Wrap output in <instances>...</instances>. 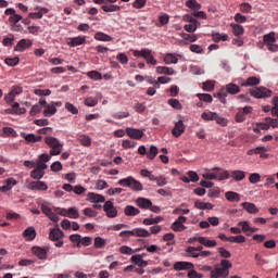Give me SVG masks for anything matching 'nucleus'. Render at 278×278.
<instances>
[{
    "label": "nucleus",
    "mask_w": 278,
    "mask_h": 278,
    "mask_svg": "<svg viewBox=\"0 0 278 278\" xmlns=\"http://www.w3.org/2000/svg\"><path fill=\"white\" fill-rule=\"evenodd\" d=\"M232 267L231 261L222 260L220 266H216L214 269H212V266H206V270H211V278H226L229 277V269Z\"/></svg>",
    "instance_id": "obj_1"
},
{
    "label": "nucleus",
    "mask_w": 278,
    "mask_h": 278,
    "mask_svg": "<svg viewBox=\"0 0 278 278\" xmlns=\"http://www.w3.org/2000/svg\"><path fill=\"white\" fill-rule=\"evenodd\" d=\"M4 14L9 16V23L11 24L12 31H21L23 26L18 23L23 21V15L16 13V10L9 8L4 11Z\"/></svg>",
    "instance_id": "obj_2"
},
{
    "label": "nucleus",
    "mask_w": 278,
    "mask_h": 278,
    "mask_svg": "<svg viewBox=\"0 0 278 278\" xmlns=\"http://www.w3.org/2000/svg\"><path fill=\"white\" fill-rule=\"evenodd\" d=\"M134 58H144L147 64H151L152 66H156L157 60L155 56H153V53L151 50L143 48L141 50H134L132 51Z\"/></svg>",
    "instance_id": "obj_3"
},
{
    "label": "nucleus",
    "mask_w": 278,
    "mask_h": 278,
    "mask_svg": "<svg viewBox=\"0 0 278 278\" xmlns=\"http://www.w3.org/2000/svg\"><path fill=\"white\" fill-rule=\"evenodd\" d=\"M46 144L50 147V155H60L62 153V149L64 146L55 137H46L45 138Z\"/></svg>",
    "instance_id": "obj_4"
},
{
    "label": "nucleus",
    "mask_w": 278,
    "mask_h": 278,
    "mask_svg": "<svg viewBox=\"0 0 278 278\" xmlns=\"http://www.w3.org/2000/svg\"><path fill=\"white\" fill-rule=\"evenodd\" d=\"M263 42L267 47L268 51H270L271 53H277L278 45H276L277 38H275V33L274 31L264 35L263 36Z\"/></svg>",
    "instance_id": "obj_5"
},
{
    "label": "nucleus",
    "mask_w": 278,
    "mask_h": 278,
    "mask_svg": "<svg viewBox=\"0 0 278 278\" xmlns=\"http://www.w3.org/2000/svg\"><path fill=\"white\" fill-rule=\"evenodd\" d=\"M250 94L251 97H254V99H266L273 94V91L266 87H258L256 89H251Z\"/></svg>",
    "instance_id": "obj_6"
},
{
    "label": "nucleus",
    "mask_w": 278,
    "mask_h": 278,
    "mask_svg": "<svg viewBox=\"0 0 278 278\" xmlns=\"http://www.w3.org/2000/svg\"><path fill=\"white\" fill-rule=\"evenodd\" d=\"M87 201H89L90 203H96V204H93V207H94V210H99V207H101V205L99 203H105V197H103L99 193L89 192L87 194Z\"/></svg>",
    "instance_id": "obj_7"
},
{
    "label": "nucleus",
    "mask_w": 278,
    "mask_h": 278,
    "mask_svg": "<svg viewBox=\"0 0 278 278\" xmlns=\"http://www.w3.org/2000/svg\"><path fill=\"white\" fill-rule=\"evenodd\" d=\"M126 134L128 138H131V140H142L144 137V130H140L138 128L127 127Z\"/></svg>",
    "instance_id": "obj_8"
},
{
    "label": "nucleus",
    "mask_w": 278,
    "mask_h": 278,
    "mask_svg": "<svg viewBox=\"0 0 278 278\" xmlns=\"http://www.w3.org/2000/svg\"><path fill=\"white\" fill-rule=\"evenodd\" d=\"M185 131H186V125H184V121L180 119L175 124L172 130V136H174V138H179Z\"/></svg>",
    "instance_id": "obj_9"
},
{
    "label": "nucleus",
    "mask_w": 278,
    "mask_h": 278,
    "mask_svg": "<svg viewBox=\"0 0 278 278\" xmlns=\"http://www.w3.org/2000/svg\"><path fill=\"white\" fill-rule=\"evenodd\" d=\"M186 223L185 216H179L173 224L172 229L173 231H186V226L184 225Z\"/></svg>",
    "instance_id": "obj_10"
},
{
    "label": "nucleus",
    "mask_w": 278,
    "mask_h": 278,
    "mask_svg": "<svg viewBox=\"0 0 278 278\" xmlns=\"http://www.w3.org/2000/svg\"><path fill=\"white\" fill-rule=\"evenodd\" d=\"M86 45V36L72 37L67 41L68 47H81Z\"/></svg>",
    "instance_id": "obj_11"
},
{
    "label": "nucleus",
    "mask_w": 278,
    "mask_h": 278,
    "mask_svg": "<svg viewBox=\"0 0 278 278\" xmlns=\"http://www.w3.org/2000/svg\"><path fill=\"white\" fill-rule=\"evenodd\" d=\"M28 190H48L49 187L43 181H31L27 185Z\"/></svg>",
    "instance_id": "obj_12"
},
{
    "label": "nucleus",
    "mask_w": 278,
    "mask_h": 278,
    "mask_svg": "<svg viewBox=\"0 0 278 278\" xmlns=\"http://www.w3.org/2000/svg\"><path fill=\"white\" fill-rule=\"evenodd\" d=\"M194 264L190 262H176L174 264V270H192Z\"/></svg>",
    "instance_id": "obj_13"
},
{
    "label": "nucleus",
    "mask_w": 278,
    "mask_h": 278,
    "mask_svg": "<svg viewBox=\"0 0 278 278\" xmlns=\"http://www.w3.org/2000/svg\"><path fill=\"white\" fill-rule=\"evenodd\" d=\"M230 177L233 181H243V179H247V173L244 170L235 169L230 172Z\"/></svg>",
    "instance_id": "obj_14"
},
{
    "label": "nucleus",
    "mask_w": 278,
    "mask_h": 278,
    "mask_svg": "<svg viewBox=\"0 0 278 278\" xmlns=\"http://www.w3.org/2000/svg\"><path fill=\"white\" fill-rule=\"evenodd\" d=\"M49 238L52 242H58V240L64 238V232L60 228H53L50 230Z\"/></svg>",
    "instance_id": "obj_15"
},
{
    "label": "nucleus",
    "mask_w": 278,
    "mask_h": 278,
    "mask_svg": "<svg viewBox=\"0 0 278 278\" xmlns=\"http://www.w3.org/2000/svg\"><path fill=\"white\" fill-rule=\"evenodd\" d=\"M35 10H39L38 12H30L28 14V18H42L45 14H49V9L37 7Z\"/></svg>",
    "instance_id": "obj_16"
},
{
    "label": "nucleus",
    "mask_w": 278,
    "mask_h": 278,
    "mask_svg": "<svg viewBox=\"0 0 278 278\" xmlns=\"http://www.w3.org/2000/svg\"><path fill=\"white\" fill-rule=\"evenodd\" d=\"M21 136H23V138L25 139V141L28 143V144H31V143H36V142H40L42 140V137L41 136H36L34 134H25V132H22Z\"/></svg>",
    "instance_id": "obj_17"
},
{
    "label": "nucleus",
    "mask_w": 278,
    "mask_h": 278,
    "mask_svg": "<svg viewBox=\"0 0 278 278\" xmlns=\"http://www.w3.org/2000/svg\"><path fill=\"white\" fill-rule=\"evenodd\" d=\"M94 40H99V42H112L114 38L103 31H98L93 36Z\"/></svg>",
    "instance_id": "obj_18"
},
{
    "label": "nucleus",
    "mask_w": 278,
    "mask_h": 278,
    "mask_svg": "<svg viewBox=\"0 0 278 278\" xmlns=\"http://www.w3.org/2000/svg\"><path fill=\"white\" fill-rule=\"evenodd\" d=\"M136 203L138 205V207H141L142 210H149V207H152L153 202H151V200L147 199V198H138L136 200Z\"/></svg>",
    "instance_id": "obj_19"
},
{
    "label": "nucleus",
    "mask_w": 278,
    "mask_h": 278,
    "mask_svg": "<svg viewBox=\"0 0 278 278\" xmlns=\"http://www.w3.org/2000/svg\"><path fill=\"white\" fill-rule=\"evenodd\" d=\"M21 104H18V102H14V104L12 105V109L7 110V114H25V112H27V110L25 108H20Z\"/></svg>",
    "instance_id": "obj_20"
},
{
    "label": "nucleus",
    "mask_w": 278,
    "mask_h": 278,
    "mask_svg": "<svg viewBox=\"0 0 278 278\" xmlns=\"http://www.w3.org/2000/svg\"><path fill=\"white\" fill-rule=\"evenodd\" d=\"M130 233H132V236L136 238H149L151 236V232L144 228H135Z\"/></svg>",
    "instance_id": "obj_21"
},
{
    "label": "nucleus",
    "mask_w": 278,
    "mask_h": 278,
    "mask_svg": "<svg viewBox=\"0 0 278 278\" xmlns=\"http://www.w3.org/2000/svg\"><path fill=\"white\" fill-rule=\"evenodd\" d=\"M33 253L38 257V260H47V249L33 247Z\"/></svg>",
    "instance_id": "obj_22"
},
{
    "label": "nucleus",
    "mask_w": 278,
    "mask_h": 278,
    "mask_svg": "<svg viewBox=\"0 0 278 278\" xmlns=\"http://www.w3.org/2000/svg\"><path fill=\"white\" fill-rule=\"evenodd\" d=\"M23 236L28 240V242H31V240H36V228L28 227L24 230Z\"/></svg>",
    "instance_id": "obj_23"
},
{
    "label": "nucleus",
    "mask_w": 278,
    "mask_h": 278,
    "mask_svg": "<svg viewBox=\"0 0 278 278\" xmlns=\"http://www.w3.org/2000/svg\"><path fill=\"white\" fill-rule=\"evenodd\" d=\"M213 42H227L229 40V36L227 34L220 33H212Z\"/></svg>",
    "instance_id": "obj_24"
},
{
    "label": "nucleus",
    "mask_w": 278,
    "mask_h": 278,
    "mask_svg": "<svg viewBox=\"0 0 278 278\" xmlns=\"http://www.w3.org/2000/svg\"><path fill=\"white\" fill-rule=\"evenodd\" d=\"M60 215L66 216L67 218H79V212L77 210H62Z\"/></svg>",
    "instance_id": "obj_25"
},
{
    "label": "nucleus",
    "mask_w": 278,
    "mask_h": 278,
    "mask_svg": "<svg viewBox=\"0 0 278 278\" xmlns=\"http://www.w3.org/2000/svg\"><path fill=\"white\" fill-rule=\"evenodd\" d=\"M157 75H175V70L173 67L157 66Z\"/></svg>",
    "instance_id": "obj_26"
},
{
    "label": "nucleus",
    "mask_w": 278,
    "mask_h": 278,
    "mask_svg": "<svg viewBox=\"0 0 278 278\" xmlns=\"http://www.w3.org/2000/svg\"><path fill=\"white\" fill-rule=\"evenodd\" d=\"M28 47H31V42L27 39H22L15 46V51H25Z\"/></svg>",
    "instance_id": "obj_27"
},
{
    "label": "nucleus",
    "mask_w": 278,
    "mask_h": 278,
    "mask_svg": "<svg viewBox=\"0 0 278 278\" xmlns=\"http://www.w3.org/2000/svg\"><path fill=\"white\" fill-rule=\"evenodd\" d=\"M260 84V78L255 77V76H250L247 81L242 83L241 86L243 88H247L249 86H258Z\"/></svg>",
    "instance_id": "obj_28"
},
{
    "label": "nucleus",
    "mask_w": 278,
    "mask_h": 278,
    "mask_svg": "<svg viewBox=\"0 0 278 278\" xmlns=\"http://www.w3.org/2000/svg\"><path fill=\"white\" fill-rule=\"evenodd\" d=\"M225 197L227 201H230L231 203H238V201H240V194L233 191H227Z\"/></svg>",
    "instance_id": "obj_29"
},
{
    "label": "nucleus",
    "mask_w": 278,
    "mask_h": 278,
    "mask_svg": "<svg viewBox=\"0 0 278 278\" xmlns=\"http://www.w3.org/2000/svg\"><path fill=\"white\" fill-rule=\"evenodd\" d=\"M56 112H58V109L55 108V104H48L43 110V116L46 117L53 116Z\"/></svg>",
    "instance_id": "obj_30"
},
{
    "label": "nucleus",
    "mask_w": 278,
    "mask_h": 278,
    "mask_svg": "<svg viewBox=\"0 0 278 278\" xmlns=\"http://www.w3.org/2000/svg\"><path fill=\"white\" fill-rule=\"evenodd\" d=\"M227 94H229L227 87H223L215 97L218 98L220 103H227Z\"/></svg>",
    "instance_id": "obj_31"
},
{
    "label": "nucleus",
    "mask_w": 278,
    "mask_h": 278,
    "mask_svg": "<svg viewBox=\"0 0 278 278\" xmlns=\"http://www.w3.org/2000/svg\"><path fill=\"white\" fill-rule=\"evenodd\" d=\"M103 12H121V7L118 4H103L101 7Z\"/></svg>",
    "instance_id": "obj_32"
},
{
    "label": "nucleus",
    "mask_w": 278,
    "mask_h": 278,
    "mask_svg": "<svg viewBox=\"0 0 278 278\" xmlns=\"http://www.w3.org/2000/svg\"><path fill=\"white\" fill-rule=\"evenodd\" d=\"M165 64H177L179 62V59L177 58V54L174 53H167L164 56Z\"/></svg>",
    "instance_id": "obj_33"
},
{
    "label": "nucleus",
    "mask_w": 278,
    "mask_h": 278,
    "mask_svg": "<svg viewBox=\"0 0 278 278\" xmlns=\"http://www.w3.org/2000/svg\"><path fill=\"white\" fill-rule=\"evenodd\" d=\"M198 242H200V244H203L204 247H208V248H214L216 247V241L214 240H208L207 238L205 237H199L198 238Z\"/></svg>",
    "instance_id": "obj_34"
},
{
    "label": "nucleus",
    "mask_w": 278,
    "mask_h": 278,
    "mask_svg": "<svg viewBox=\"0 0 278 278\" xmlns=\"http://www.w3.org/2000/svg\"><path fill=\"white\" fill-rule=\"evenodd\" d=\"M226 91L228 92V94H238V92H240V87L236 84H228L226 85Z\"/></svg>",
    "instance_id": "obj_35"
},
{
    "label": "nucleus",
    "mask_w": 278,
    "mask_h": 278,
    "mask_svg": "<svg viewBox=\"0 0 278 278\" xmlns=\"http://www.w3.org/2000/svg\"><path fill=\"white\" fill-rule=\"evenodd\" d=\"M52 223H58L60 220V217L58 216V213L53 212V210H43L42 211Z\"/></svg>",
    "instance_id": "obj_36"
},
{
    "label": "nucleus",
    "mask_w": 278,
    "mask_h": 278,
    "mask_svg": "<svg viewBox=\"0 0 278 278\" xmlns=\"http://www.w3.org/2000/svg\"><path fill=\"white\" fill-rule=\"evenodd\" d=\"M266 151H268V149H266V147H257L255 149L249 150L248 155H261L263 153H266Z\"/></svg>",
    "instance_id": "obj_37"
},
{
    "label": "nucleus",
    "mask_w": 278,
    "mask_h": 278,
    "mask_svg": "<svg viewBox=\"0 0 278 278\" xmlns=\"http://www.w3.org/2000/svg\"><path fill=\"white\" fill-rule=\"evenodd\" d=\"M130 190L140 192V191L144 190V187L142 186V184L140 181L132 178V181L130 182Z\"/></svg>",
    "instance_id": "obj_38"
},
{
    "label": "nucleus",
    "mask_w": 278,
    "mask_h": 278,
    "mask_svg": "<svg viewBox=\"0 0 278 278\" xmlns=\"http://www.w3.org/2000/svg\"><path fill=\"white\" fill-rule=\"evenodd\" d=\"M87 76L89 77V79H93V81H101V79H103V75H101V73L97 71L88 72Z\"/></svg>",
    "instance_id": "obj_39"
},
{
    "label": "nucleus",
    "mask_w": 278,
    "mask_h": 278,
    "mask_svg": "<svg viewBox=\"0 0 278 278\" xmlns=\"http://www.w3.org/2000/svg\"><path fill=\"white\" fill-rule=\"evenodd\" d=\"M30 177L33 179H37V181H38L39 179H42L45 177V170L35 168L30 172Z\"/></svg>",
    "instance_id": "obj_40"
},
{
    "label": "nucleus",
    "mask_w": 278,
    "mask_h": 278,
    "mask_svg": "<svg viewBox=\"0 0 278 278\" xmlns=\"http://www.w3.org/2000/svg\"><path fill=\"white\" fill-rule=\"evenodd\" d=\"M231 27H232V34L235 36H242V34H244V27L242 25L231 24Z\"/></svg>",
    "instance_id": "obj_41"
},
{
    "label": "nucleus",
    "mask_w": 278,
    "mask_h": 278,
    "mask_svg": "<svg viewBox=\"0 0 278 278\" xmlns=\"http://www.w3.org/2000/svg\"><path fill=\"white\" fill-rule=\"evenodd\" d=\"M131 181H134V177L129 176L127 178L119 179L118 186H123V188H131Z\"/></svg>",
    "instance_id": "obj_42"
},
{
    "label": "nucleus",
    "mask_w": 278,
    "mask_h": 278,
    "mask_svg": "<svg viewBox=\"0 0 278 278\" xmlns=\"http://www.w3.org/2000/svg\"><path fill=\"white\" fill-rule=\"evenodd\" d=\"M130 114L127 111H121L117 113H113L112 117L115 118L116 121H123V118H129Z\"/></svg>",
    "instance_id": "obj_43"
},
{
    "label": "nucleus",
    "mask_w": 278,
    "mask_h": 278,
    "mask_svg": "<svg viewBox=\"0 0 278 278\" xmlns=\"http://www.w3.org/2000/svg\"><path fill=\"white\" fill-rule=\"evenodd\" d=\"M186 7L190 10H201V3H199L197 0H187Z\"/></svg>",
    "instance_id": "obj_44"
},
{
    "label": "nucleus",
    "mask_w": 278,
    "mask_h": 278,
    "mask_svg": "<svg viewBox=\"0 0 278 278\" xmlns=\"http://www.w3.org/2000/svg\"><path fill=\"white\" fill-rule=\"evenodd\" d=\"M238 226L241 227V231H243V233L251 236V226L249 225V222H239Z\"/></svg>",
    "instance_id": "obj_45"
},
{
    "label": "nucleus",
    "mask_w": 278,
    "mask_h": 278,
    "mask_svg": "<svg viewBox=\"0 0 278 278\" xmlns=\"http://www.w3.org/2000/svg\"><path fill=\"white\" fill-rule=\"evenodd\" d=\"M197 97L200 101H203L204 103H212V101H214L212 94L210 93H198Z\"/></svg>",
    "instance_id": "obj_46"
},
{
    "label": "nucleus",
    "mask_w": 278,
    "mask_h": 278,
    "mask_svg": "<svg viewBox=\"0 0 278 278\" xmlns=\"http://www.w3.org/2000/svg\"><path fill=\"white\" fill-rule=\"evenodd\" d=\"M216 118V112H204L201 114V119L202 121H214Z\"/></svg>",
    "instance_id": "obj_47"
},
{
    "label": "nucleus",
    "mask_w": 278,
    "mask_h": 278,
    "mask_svg": "<svg viewBox=\"0 0 278 278\" xmlns=\"http://www.w3.org/2000/svg\"><path fill=\"white\" fill-rule=\"evenodd\" d=\"M157 147L151 146L149 152L147 153L148 160H155V157H157Z\"/></svg>",
    "instance_id": "obj_48"
},
{
    "label": "nucleus",
    "mask_w": 278,
    "mask_h": 278,
    "mask_svg": "<svg viewBox=\"0 0 278 278\" xmlns=\"http://www.w3.org/2000/svg\"><path fill=\"white\" fill-rule=\"evenodd\" d=\"M260 129H263V130H268L270 129V124L269 122H263V123H258L256 124V128H254V131L255 134H260Z\"/></svg>",
    "instance_id": "obj_49"
},
{
    "label": "nucleus",
    "mask_w": 278,
    "mask_h": 278,
    "mask_svg": "<svg viewBox=\"0 0 278 278\" xmlns=\"http://www.w3.org/2000/svg\"><path fill=\"white\" fill-rule=\"evenodd\" d=\"M93 244H94L96 249H103L105 247V244H108V241H105V239H103L101 237H96Z\"/></svg>",
    "instance_id": "obj_50"
},
{
    "label": "nucleus",
    "mask_w": 278,
    "mask_h": 278,
    "mask_svg": "<svg viewBox=\"0 0 278 278\" xmlns=\"http://www.w3.org/2000/svg\"><path fill=\"white\" fill-rule=\"evenodd\" d=\"M194 207H197L198 210H212V207H214V206L212 205V203L197 201L194 203Z\"/></svg>",
    "instance_id": "obj_51"
},
{
    "label": "nucleus",
    "mask_w": 278,
    "mask_h": 278,
    "mask_svg": "<svg viewBox=\"0 0 278 278\" xmlns=\"http://www.w3.org/2000/svg\"><path fill=\"white\" fill-rule=\"evenodd\" d=\"M3 47H13L14 46V35L10 34L9 37H4L2 40Z\"/></svg>",
    "instance_id": "obj_52"
},
{
    "label": "nucleus",
    "mask_w": 278,
    "mask_h": 278,
    "mask_svg": "<svg viewBox=\"0 0 278 278\" xmlns=\"http://www.w3.org/2000/svg\"><path fill=\"white\" fill-rule=\"evenodd\" d=\"M168 105H170V108H173L174 110H182L184 109V106L181 105V102H179V100H177V99H169Z\"/></svg>",
    "instance_id": "obj_53"
},
{
    "label": "nucleus",
    "mask_w": 278,
    "mask_h": 278,
    "mask_svg": "<svg viewBox=\"0 0 278 278\" xmlns=\"http://www.w3.org/2000/svg\"><path fill=\"white\" fill-rule=\"evenodd\" d=\"M214 121L217 123V125H220L222 127H227L229 123L227 118L219 116L218 113H215Z\"/></svg>",
    "instance_id": "obj_54"
},
{
    "label": "nucleus",
    "mask_w": 278,
    "mask_h": 278,
    "mask_svg": "<svg viewBox=\"0 0 278 278\" xmlns=\"http://www.w3.org/2000/svg\"><path fill=\"white\" fill-rule=\"evenodd\" d=\"M217 181H225V179H229L231 177V174L229 170H223L222 173H216Z\"/></svg>",
    "instance_id": "obj_55"
},
{
    "label": "nucleus",
    "mask_w": 278,
    "mask_h": 278,
    "mask_svg": "<svg viewBox=\"0 0 278 278\" xmlns=\"http://www.w3.org/2000/svg\"><path fill=\"white\" fill-rule=\"evenodd\" d=\"M249 181L250 184H260V181H262V175L257 173H252L249 176Z\"/></svg>",
    "instance_id": "obj_56"
},
{
    "label": "nucleus",
    "mask_w": 278,
    "mask_h": 278,
    "mask_svg": "<svg viewBox=\"0 0 278 278\" xmlns=\"http://www.w3.org/2000/svg\"><path fill=\"white\" fill-rule=\"evenodd\" d=\"M155 181L157 186H160L161 188L166 186V184H168V181L166 180V177L164 176H154L153 180Z\"/></svg>",
    "instance_id": "obj_57"
},
{
    "label": "nucleus",
    "mask_w": 278,
    "mask_h": 278,
    "mask_svg": "<svg viewBox=\"0 0 278 278\" xmlns=\"http://www.w3.org/2000/svg\"><path fill=\"white\" fill-rule=\"evenodd\" d=\"M70 240L71 242H73L74 244H76V247H81V235L75 233L70 236Z\"/></svg>",
    "instance_id": "obj_58"
},
{
    "label": "nucleus",
    "mask_w": 278,
    "mask_h": 278,
    "mask_svg": "<svg viewBox=\"0 0 278 278\" xmlns=\"http://www.w3.org/2000/svg\"><path fill=\"white\" fill-rule=\"evenodd\" d=\"M240 10L243 14H249L253 10V7L249 2H243L240 4Z\"/></svg>",
    "instance_id": "obj_59"
},
{
    "label": "nucleus",
    "mask_w": 278,
    "mask_h": 278,
    "mask_svg": "<svg viewBox=\"0 0 278 278\" xmlns=\"http://www.w3.org/2000/svg\"><path fill=\"white\" fill-rule=\"evenodd\" d=\"M116 60H118L119 64H128L129 58L125 52H119L116 56Z\"/></svg>",
    "instance_id": "obj_60"
},
{
    "label": "nucleus",
    "mask_w": 278,
    "mask_h": 278,
    "mask_svg": "<svg viewBox=\"0 0 278 278\" xmlns=\"http://www.w3.org/2000/svg\"><path fill=\"white\" fill-rule=\"evenodd\" d=\"M162 222V217H155V218H144L143 225H157V223Z\"/></svg>",
    "instance_id": "obj_61"
},
{
    "label": "nucleus",
    "mask_w": 278,
    "mask_h": 278,
    "mask_svg": "<svg viewBox=\"0 0 278 278\" xmlns=\"http://www.w3.org/2000/svg\"><path fill=\"white\" fill-rule=\"evenodd\" d=\"M202 88L205 92H212V90H214V81L207 80V81L203 83Z\"/></svg>",
    "instance_id": "obj_62"
},
{
    "label": "nucleus",
    "mask_w": 278,
    "mask_h": 278,
    "mask_svg": "<svg viewBox=\"0 0 278 278\" xmlns=\"http://www.w3.org/2000/svg\"><path fill=\"white\" fill-rule=\"evenodd\" d=\"M136 142L135 141H131V140H129V139H126V140H124L123 142H122V147H123V149H134V148H136Z\"/></svg>",
    "instance_id": "obj_63"
},
{
    "label": "nucleus",
    "mask_w": 278,
    "mask_h": 278,
    "mask_svg": "<svg viewBox=\"0 0 278 278\" xmlns=\"http://www.w3.org/2000/svg\"><path fill=\"white\" fill-rule=\"evenodd\" d=\"M186 253H188V257H199V252L195 251L194 247H188Z\"/></svg>",
    "instance_id": "obj_64"
}]
</instances>
